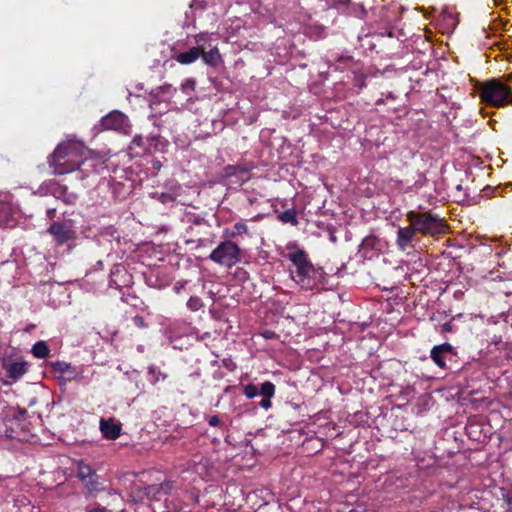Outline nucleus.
Returning <instances> with one entry per match:
<instances>
[{"label":"nucleus","mask_w":512,"mask_h":512,"mask_svg":"<svg viewBox=\"0 0 512 512\" xmlns=\"http://www.w3.org/2000/svg\"><path fill=\"white\" fill-rule=\"evenodd\" d=\"M85 147L77 141H67L60 143L48 159L50 167L54 169V174L63 175L66 173L80 170L88 171V168H94L93 160L84 158Z\"/></svg>","instance_id":"obj_1"},{"label":"nucleus","mask_w":512,"mask_h":512,"mask_svg":"<svg viewBox=\"0 0 512 512\" xmlns=\"http://www.w3.org/2000/svg\"><path fill=\"white\" fill-rule=\"evenodd\" d=\"M286 258L296 267L294 281L305 289H313L324 278V271L320 267H315L310 261L308 254L300 248H290Z\"/></svg>","instance_id":"obj_2"},{"label":"nucleus","mask_w":512,"mask_h":512,"mask_svg":"<svg viewBox=\"0 0 512 512\" xmlns=\"http://www.w3.org/2000/svg\"><path fill=\"white\" fill-rule=\"evenodd\" d=\"M480 98L486 104L495 107L512 105L511 89L499 79L481 83Z\"/></svg>","instance_id":"obj_3"},{"label":"nucleus","mask_w":512,"mask_h":512,"mask_svg":"<svg viewBox=\"0 0 512 512\" xmlns=\"http://www.w3.org/2000/svg\"><path fill=\"white\" fill-rule=\"evenodd\" d=\"M406 217L415 230L423 235L435 236L444 233L446 230L443 219L431 212L417 213L409 211Z\"/></svg>","instance_id":"obj_4"},{"label":"nucleus","mask_w":512,"mask_h":512,"mask_svg":"<svg viewBox=\"0 0 512 512\" xmlns=\"http://www.w3.org/2000/svg\"><path fill=\"white\" fill-rule=\"evenodd\" d=\"M214 263L231 268L241 261V249L233 241H222L209 255Z\"/></svg>","instance_id":"obj_5"},{"label":"nucleus","mask_w":512,"mask_h":512,"mask_svg":"<svg viewBox=\"0 0 512 512\" xmlns=\"http://www.w3.org/2000/svg\"><path fill=\"white\" fill-rule=\"evenodd\" d=\"M39 192L44 195H51L56 199L62 200L65 204H74L77 196L68 192V188L55 181H49L39 188Z\"/></svg>","instance_id":"obj_6"},{"label":"nucleus","mask_w":512,"mask_h":512,"mask_svg":"<svg viewBox=\"0 0 512 512\" xmlns=\"http://www.w3.org/2000/svg\"><path fill=\"white\" fill-rule=\"evenodd\" d=\"M101 127L105 130H115L126 134L129 132L130 124L126 115L115 110L101 119Z\"/></svg>","instance_id":"obj_7"},{"label":"nucleus","mask_w":512,"mask_h":512,"mask_svg":"<svg viewBox=\"0 0 512 512\" xmlns=\"http://www.w3.org/2000/svg\"><path fill=\"white\" fill-rule=\"evenodd\" d=\"M47 233L53 237L57 246H62L70 240L76 238V232L70 225L64 222H54L47 229Z\"/></svg>","instance_id":"obj_8"},{"label":"nucleus","mask_w":512,"mask_h":512,"mask_svg":"<svg viewBox=\"0 0 512 512\" xmlns=\"http://www.w3.org/2000/svg\"><path fill=\"white\" fill-rule=\"evenodd\" d=\"M456 356L455 348L449 343H443L436 345L431 349V358L434 363L442 369H452L451 366H447L446 360L452 361V358Z\"/></svg>","instance_id":"obj_9"},{"label":"nucleus","mask_w":512,"mask_h":512,"mask_svg":"<svg viewBox=\"0 0 512 512\" xmlns=\"http://www.w3.org/2000/svg\"><path fill=\"white\" fill-rule=\"evenodd\" d=\"M225 176L234 184L241 185L250 179V169L240 165H229L224 168Z\"/></svg>","instance_id":"obj_10"},{"label":"nucleus","mask_w":512,"mask_h":512,"mask_svg":"<svg viewBox=\"0 0 512 512\" xmlns=\"http://www.w3.org/2000/svg\"><path fill=\"white\" fill-rule=\"evenodd\" d=\"M99 427L104 438L115 440L120 436L122 425L114 418H101Z\"/></svg>","instance_id":"obj_11"},{"label":"nucleus","mask_w":512,"mask_h":512,"mask_svg":"<svg viewBox=\"0 0 512 512\" xmlns=\"http://www.w3.org/2000/svg\"><path fill=\"white\" fill-rule=\"evenodd\" d=\"M417 231L410 224L409 227H400L397 231L396 244L401 251H405L411 247V242L415 238Z\"/></svg>","instance_id":"obj_12"},{"label":"nucleus","mask_w":512,"mask_h":512,"mask_svg":"<svg viewBox=\"0 0 512 512\" xmlns=\"http://www.w3.org/2000/svg\"><path fill=\"white\" fill-rule=\"evenodd\" d=\"M172 487L170 482H164L161 484H152L145 488V494L152 500H160L162 495L167 494Z\"/></svg>","instance_id":"obj_13"},{"label":"nucleus","mask_w":512,"mask_h":512,"mask_svg":"<svg viewBox=\"0 0 512 512\" xmlns=\"http://www.w3.org/2000/svg\"><path fill=\"white\" fill-rule=\"evenodd\" d=\"M82 483L88 497H96L99 492L104 491V487H102V484L99 482V476L96 472L82 480Z\"/></svg>","instance_id":"obj_14"},{"label":"nucleus","mask_w":512,"mask_h":512,"mask_svg":"<svg viewBox=\"0 0 512 512\" xmlns=\"http://www.w3.org/2000/svg\"><path fill=\"white\" fill-rule=\"evenodd\" d=\"M4 367L7 376L13 381L20 379L28 371V364L26 362H12Z\"/></svg>","instance_id":"obj_15"},{"label":"nucleus","mask_w":512,"mask_h":512,"mask_svg":"<svg viewBox=\"0 0 512 512\" xmlns=\"http://www.w3.org/2000/svg\"><path fill=\"white\" fill-rule=\"evenodd\" d=\"M203 52V48L200 46H194L187 52L180 53L176 56L177 62L183 65H188L195 62Z\"/></svg>","instance_id":"obj_16"},{"label":"nucleus","mask_w":512,"mask_h":512,"mask_svg":"<svg viewBox=\"0 0 512 512\" xmlns=\"http://www.w3.org/2000/svg\"><path fill=\"white\" fill-rule=\"evenodd\" d=\"M200 56L202 57L205 64L212 67H217L222 62V58L217 47H214L207 52L203 50Z\"/></svg>","instance_id":"obj_17"},{"label":"nucleus","mask_w":512,"mask_h":512,"mask_svg":"<svg viewBox=\"0 0 512 512\" xmlns=\"http://www.w3.org/2000/svg\"><path fill=\"white\" fill-rule=\"evenodd\" d=\"M131 155L141 156L146 151V144L144 138L140 135L134 136L129 147H128Z\"/></svg>","instance_id":"obj_18"},{"label":"nucleus","mask_w":512,"mask_h":512,"mask_svg":"<svg viewBox=\"0 0 512 512\" xmlns=\"http://www.w3.org/2000/svg\"><path fill=\"white\" fill-rule=\"evenodd\" d=\"M31 352L36 358L44 359L49 355L50 349L45 341H38L33 345Z\"/></svg>","instance_id":"obj_19"},{"label":"nucleus","mask_w":512,"mask_h":512,"mask_svg":"<svg viewBox=\"0 0 512 512\" xmlns=\"http://www.w3.org/2000/svg\"><path fill=\"white\" fill-rule=\"evenodd\" d=\"M96 471L88 464L83 461H79L77 464V477L82 481L94 474Z\"/></svg>","instance_id":"obj_20"},{"label":"nucleus","mask_w":512,"mask_h":512,"mask_svg":"<svg viewBox=\"0 0 512 512\" xmlns=\"http://www.w3.org/2000/svg\"><path fill=\"white\" fill-rule=\"evenodd\" d=\"M248 232V227L244 222H237L234 224L232 230H225V235L231 238H234L236 236L246 234Z\"/></svg>","instance_id":"obj_21"},{"label":"nucleus","mask_w":512,"mask_h":512,"mask_svg":"<svg viewBox=\"0 0 512 512\" xmlns=\"http://www.w3.org/2000/svg\"><path fill=\"white\" fill-rule=\"evenodd\" d=\"M278 218L283 223H291L292 225H297V213L294 209H288L283 212H281L278 215Z\"/></svg>","instance_id":"obj_22"},{"label":"nucleus","mask_w":512,"mask_h":512,"mask_svg":"<svg viewBox=\"0 0 512 512\" xmlns=\"http://www.w3.org/2000/svg\"><path fill=\"white\" fill-rule=\"evenodd\" d=\"M259 394L265 398H272L275 394V385L270 381L262 383L259 388Z\"/></svg>","instance_id":"obj_23"},{"label":"nucleus","mask_w":512,"mask_h":512,"mask_svg":"<svg viewBox=\"0 0 512 512\" xmlns=\"http://www.w3.org/2000/svg\"><path fill=\"white\" fill-rule=\"evenodd\" d=\"M11 217V207L6 202H0V226L7 224Z\"/></svg>","instance_id":"obj_24"},{"label":"nucleus","mask_w":512,"mask_h":512,"mask_svg":"<svg viewBox=\"0 0 512 512\" xmlns=\"http://www.w3.org/2000/svg\"><path fill=\"white\" fill-rule=\"evenodd\" d=\"M377 243L379 239L375 235H368L363 239L361 246L364 249H374Z\"/></svg>","instance_id":"obj_25"},{"label":"nucleus","mask_w":512,"mask_h":512,"mask_svg":"<svg viewBox=\"0 0 512 512\" xmlns=\"http://www.w3.org/2000/svg\"><path fill=\"white\" fill-rule=\"evenodd\" d=\"M52 368L56 372L66 373V372L70 371L71 365L69 363H66L63 361H57L52 364Z\"/></svg>","instance_id":"obj_26"},{"label":"nucleus","mask_w":512,"mask_h":512,"mask_svg":"<svg viewBox=\"0 0 512 512\" xmlns=\"http://www.w3.org/2000/svg\"><path fill=\"white\" fill-rule=\"evenodd\" d=\"M243 393L247 398L251 399L259 394V389L256 385L248 384L244 387Z\"/></svg>","instance_id":"obj_27"},{"label":"nucleus","mask_w":512,"mask_h":512,"mask_svg":"<svg viewBox=\"0 0 512 512\" xmlns=\"http://www.w3.org/2000/svg\"><path fill=\"white\" fill-rule=\"evenodd\" d=\"M202 305L203 304L201 299L197 296L190 297V299L187 302V306L193 311L199 310L202 307Z\"/></svg>","instance_id":"obj_28"},{"label":"nucleus","mask_w":512,"mask_h":512,"mask_svg":"<svg viewBox=\"0 0 512 512\" xmlns=\"http://www.w3.org/2000/svg\"><path fill=\"white\" fill-rule=\"evenodd\" d=\"M133 323L138 328H145L147 327V323L145 322L144 318L141 315H136L133 317Z\"/></svg>","instance_id":"obj_29"},{"label":"nucleus","mask_w":512,"mask_h":512,"mask_svg":"<svg viewBox=\"0 0 512 512\" xmlns=\"http://www.w3.org/2000/svg\"><path fill=\"white\" fill-rule=\"evenodd\" d=\"M271 398H265L263 397L262 400L260 401L259 405L260 407H262L263 409L267 410L271 407Z\"/></svg>","instance_id":"obj_30"},{"label":"nucleus","mask_w":512,"mask_h":512,"mask_svg":"<svg viewBox=\"0 0 512 512\" xmlns=\"http://www.w3.org/2000/svg\"><path fill=\"white\" fill-rule=\"evenodd\" d=\"M208 423L210 426H217L220 423V419L217 415H213L209 418Z\"/></svg>","instance_id":"obj_31"},{"label":"nucleus","mask_w":512,"mask_h":512,"mask_svg":"<svg viewBox=\"0 0 512 512\" xmlns=\"http://www.w3.org/2000/svg\"><path fill=\"white\" fill-rule=\"evenodd\" d=\"M159 89H160V91H161V92H163V93H168V92H170V91H172V90H173V91H176V89H175V88H173V87H172V85H170V84H165V85H163V86H160V87H159Z\"/></svg>","instance_id":"obj_32"},{"label":"nucleus","mask_w":512,"mask_h":512,"mask_svg":"<svg viewBox=\"0 0 512 512\" xmlns=\"http://www.w3.org/2000/svg\"><path fill=\"white\" fill-rule=\"evenodd\" d=\"M46 215H47V218L49 220L54 219V217L56 215V208H49V209H47Z\"/></svg>","instance_id":"obj_33"},{"label":"nucleus","mask_w":512,"mask_h":512,"mask_svg":"<svg viewBox=\"0 0 512 512\" xmlns=\"http://www.w3.org/2000/svg\"><path fill=\"white\" fill-rule=\"evenodd\" d=\"M86 512H108V511L105 508H102L99 505H97L91 509L86 508Z\"/></svg>","instance_id":"obj_34"},{"label":"nucleus","mask_w":512,"mask_h":512,"mask_svg":"<svg viewBox=\"0 0 512 512\" xmlns=\"http://www.w3.org/2000/svg\"><path fill=\"white\" fill-rule=\"evenodd\" d=\"M442 331L443 332H450V331H452V324L450 322L444 323L442 325Z\"/></svg>","instance_id":"obj_35"},{"label":"nucleus","mask_w":512,"mask_h":512,"mask_svg":"<svg viewBox=\"0 0 512 512\" xmlns=\"http://www.w3.org/2000/svg\"><path fill=\"white\" fill-rule=\"evenodd\" d=\"M152 167L155 170H159L162 167V164H161V162L159 160H154L152 162Z\"/></svg>","instance_id":"obj_36"},{"label":"nucleus","mask_w":512,"mask_h":512,"mask_svg":"<svg viewBox=\"0 0 512 512\" xmlns=\"http://www.w3.org/2000/svg\"><path fill=\"white\" fill-rule=\"evenodd\" d=\"M273 335H274V333H273V332H271V331H265V332L263 333V336H264L266 339H270V338H272V337H273Z\"/></svg>","instance_id":"obj_37"},{"label":"nucleus","mask_w":512,"mask_h":512,"mask_svg":"<svg viewBox=\"0 0 512 512\" xmlns=\"http://www.w3.org/2000/svg\"><path fill=\"white\" fill-rule=\"evenodd\" d=\"M182 89H183V90H184V89H187L186 84H183V85H182Z\"/></svg>","instance_id":"obj_38"}]
</instances>
